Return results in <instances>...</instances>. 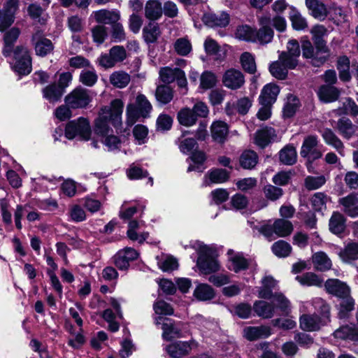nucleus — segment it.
<instances>
[{"label":"nucleus","instance_id":"37998d69","mask_svg":"<svg viewBox=\"0 0 358 358\" xmlns=\"http://www.w3.org/2000/svg\"><path fill=\"white\" fill-rule=\"evenodd\" d=\"M197 118L198 117L196 116L193 110L189 108H184L178 113V122L180 124L186 127L194 125L196 123Z\"/></svg>","mask_w":358,"mask_h":358},{"label":"nucleus","instance_id":"c85d7f7f","mask_svg":"<svg viewBox=\"0 0 358 358\" xmlns=\"http://www.w3.org/2000/svg\"><path fill=\"white\" fill-rule=\"evenodd\" d=\"M337 70L341 81L349 82L351 80V65L348 57L342 56L337 59Z\"/></svg>","mask_w":358,"mask_h":358},{"label":"nucleus","instance_id":"69168bd1","mask_svg":"<svg viewBox=\"0 0 358 358\" xmlns=\"http://www.w3.org/2000/svg\"><path fill=\"white\" fill-rule=\"evenodd\" d=\"M180 71L181 69L179 68L172 69L168 66L164 67L159 71V76L163 83H171L176 80L178 71Z\"/></svg>","mask_w":358,"mask_h":358},{"label":"nucleus","instance_id":"052dcab7","mask_svg":"<svg viewBox=\"0 0 358 358\" xmlns=\"http://www.w3.org/2000/svg\"><path fill=\"white\" fill-rule=\"evenodd\" d=\"M174 50L178 55L186 56L192 51V44L187 38H180L174 43Z\"/></svg>","mask_w":358,"mask_h":358},{"label":"nucleus","instance_id":"7c9ffc66","mask_svg":"<svg viewBox=\"0 0 358 358\" xmlns=\"http://www.w3.org/2000/svg\"><path fill=\"white\" fill-rule=\"evenodd\" d=\"M248 265V259L242 254L231 255L229 257L228 268L236 273L247 269Z\"/></svg>","mask_w":358,"mask_h":358},{"label":"nucleus","instance_id":"603ef678","mask_svg":"<svg viewBox=\"0 0 358 358\" xmlns=\"http://www.w3.org/2000/svg\"><path fill=\"white\" fill-rule=\"evenodd\" d=\"M143 34L146 43H155L160 35L159 26L155 23H150L143 29Z\"/></svg>","mask_w":358,"mask_h":358},{"label":"nucleus","instance_id":"e2e57ef3","mask_svg":"<svg viewBox=\"0 0 358 358\" xmlns=\"http://www.w3.org/2000/svg\"><path fill=\"white\" fill-rule=\"evenodd\" d=\"M208 176L213 183H222L229 179V174L225 169H215L209 171Z\"/></svg>","mask_w":358,"mask_h":358},{"label":"nucleus","instance_id":"f3484780","mask_svg":"<svg viewBox=\"0 0 358 358\" xmlns=\"http://www.w3.org/2000/svg\"><path fill=\"white\" fill-rule=\"evenodd\" d=\"M222 83L227 88L235 90L244 85L245 78L239 70L230 69L224 73Z\"/></svg>","mask_w":358,"mask_h":358},{"label":"nucleus","instance_id":"393cba45","mask_svg":"<svg viewBox=\"0 0 358 358\" xmlns=\"http://www.w3.org/2000/svg\"><path fill=\"white\" fill-rule=\"evenodd\" d=\"M243 333L248 340L255 341L268 337L271 334V331L268 326L248 327L244 329Z\"/></svg>","mask_w":358,"mask_h":358},{"label":"nucleus","instance_id":"412c9836","mask_svg":"<svg viewBox=\"0 0 358 358\" xmlns=\"http://www.w3.org/2000/svg\"><path fill=\"white\" fill-rule=\"evenodd\" d=\"M203 22L210 27H226L229 22V15L226 13H207L203 17Z\"/></svg>","mask_w":358,"mask_h":358},{"label":"nucleus","instance_id":"ddd939ff","mask_svg":"<svg viewBox=\"0 0 358 358\" xmlns=\"http://www.w3.org/2000/svg\"><path fill=\"white\" fill-rule=\"evenodd\" d=\"M197 346L196 343L193 341H176L164 346V350L172 358H180L188 355L194 348Z\"/></svg>","mask_w":358,"mask_h":358},{"label":"nucleus","instance_id":"b1692460","mask_svg":"<svg viewBox=\"0 0 358 358\" xmlns=\"http://www.w3.org/2000/svg\"><path fill=\"white\" fill-rule=\"evenodd\" d=\"M120 17V13L113 10L101 9L94 13V18L97 22L112 26L118 22Z\"/></svg>","mask_w":358,"mask_h":358},{"label":"nucleus","instance_id":"9b49d317","mask_svg":"<svg viewBox=\"0 0 358 358\" xmlns=\"http://www.w3.org/2000/svg\"><path fill=\"white\" fill-rule=\"evenodd\" d=\"M300 155L302 157L308 159V164L313 161L320 159L322 155V152L318 145V141L315 136H307L301 145Z\"/></svg>","mask_w":358,"mask_h":358},{"label":"nucleus","instance_id":"c9c22d12","mask_svg":"<svg viewBox=\"0 0 358 358\" xmlns=\"http://www.w3.org/2000/svg\"><path fill=\"white\" fill-rule=\"evenodd\" d=\"M42 92L45 99L55 103L60 100L64 92L57 85L52 83L44 87Z\"/></svg>","mask_w":358,"mask_h":358},{"label":"nucleus","instance_id":"1a4fd4ad","mask_svg":"<svg viewBox=\"0 0 358 358\" xmlns=\"http://www.w3.org/2000/svg\"><path fill=\"white\" fill-rule=\"evenodd\" d=\"M64 101L71 108H83L91 102L92 96L89 90L79 87L66 96Z\"/></svg>","mask_w":358,"mask_h":358},{"label":"nucleus","instance_id":"6e6d98bb","mask_svg":"<svg viewBox=\"0 0 358 358\" xmlns=\"http://www.w3.org/2000/svg\"><path fill=\"white\" fill-rule=\"evenodd\" d=\"M271 249L275 255L278 257H286L289 255L292 251L291 245L282 240L274 243Z\"/></svg>","mask_w":358,"mask_h":358},{"label":"nucleus","instance_id":"ea45409f","mask_svg":"<svg viewBox=\"0 0 358 358\" xmlns=\"http://www.w3.org/2000/svg\"><path fill=\"white\" fill-rule=\"evenodd\" d=\"M293 231V225L291 222L278 219L274 222L275 235L279 237H285L289 235Z\"/></svg>","mask_w":358,"mask_h":358},{"label":"nucleus","instance_id":"f03ea898","mask_svg":"<svg viewBox=\"0 0 358 358\" xmlns=\"http://www.w3.org/2000/svg\"><path fill=\"white\" fill-rule=\"evenodd\" d=\"M194 248L198 253L197 266L203 274H210L220 269L218 261L213 257L212 248L201 242H196Z\"/></svg>","mask_w":358,"mask_h":358},{"label":"nucleus","instance_id":"58836bf2","mask_svg":"<svg viewBox=\"0 0 358 358\" xmlns=\"http://www.w3.org/2000/svg\"><path fill=\"white\" fill-rule=\"evenodd\" d=\"M273 134L274 130L272 128L259 129L255 133V143L259 148H264L270 143Z\"/></svg>","mask_w":358,"mask_h":358},{"label":"nucleus","instance_id":"0eeeda50","mask_svg":"<svg viewBox=\"0 0 358 358\" xmlns=\"http://www.w3.org/2000/svg\"><path fill=\"white\" fill-rule=\"evenodd\" d=\"M15 63L13 66L15 72L21 76L31 71V58L29 51L24 46H17L14 50Z\"/></svg>","mask_w":358,"mask_h":358},{"label":"nucleus","instance_id":"c756f323","mask_svg":"<svg viewBox=\"0 0 358 358\" xmlns=\"http://www.w3.org/2000/svg\"><path fill=\"white\" fill-rule=\"evenodd\" d=\"M306 5L315 18L322 20L327 15L326 6L319 0H306Z\"/></svg>","mask_w":358,"mask_h":358},{"label":"nucleus","instance_id":"13d9d810","mask_svg":"<svg viewBox=\"0 0 358 358\" xmlns=\"http://www.w3.org/2000/svg\"><path fill=\"white\" fill-rule=\"evenodd\" d=\"M289 19L292 22V27L295 30H303L308 27L306 19L295 9L291 10Z\"/></svg>","mask_w":358,"mask_h":358},{"label":"nucleus","instance_id":"5701e85b","mask_svg":"<svg viewBox=\"0 0 358 358\" xmlns=\"http://www.w3.org/2000/svg\"><path fill=\"white\" fill-rule=\"evenodd\" d=\"M356 320L358 324V307L356 312ZM337 338L352 341H358V327L354 324L341 326L337 329Z\"/></svg>","mask_w":358,"mask_h":358},{"label":"nucleus","instance_id":"49530a36","mask_svg":"<svg viewBox=\"0 0 358 358\" xmlns=\"http://www.w3.org/2000/svg\"><path fill=\"white\" fill-rule=\"evenodd\" d=\"M258 162L257 153L252 150H246L243 152L240 157L241 166L245 169L254 168Z\"/></svg>","mask_w":358,"mask_h":358},{"label":"nucleus","instance_id":"09e8293b","mask_svg":"<svg viewBox=\"0 0 358 358\" xmlns=\"http://www.w3.org/2000/svg\"><path fill=\"white\" fill-rule=\"evenodd\" d=\"M296 280L302 285L320 287L322 280L314 273L308 272L301 275H297Z\"/></svg>","mask_w":358,"mask_h":358},{"label":"nucleus","instance_id":"cd10ccee","mask_svg":"<svg viewBox=\"0 0 358 358\" xmlns=\"http://www.w3.org/2000/svg\"><path fill=\"white\" fill-rule=\"evenodd\" d=\"M313 267L319 271H326L332 266V262L324 252L315 253L312 257Z\"/></svg>","mask_w":358,"mask_h":358},{"label":"nucleus","instance_id":"bf43d9fd","mask_svg":"<svg viewBox=\"0 0 358 358\" xmlns=\"http://www.w3.org/2000/svg\"><path fill=\"white\" fill-rule=\"evenodd\" d=\"M340 257L344 262L355 260L358 259V244L350 243L339 254Z\"/></svg>","mask_w":358,"mask_h":358},{"label":"nucleus","instance_id":"5fc2aeb1","mask_svg":"<svg viewBox=\"0 0 358 358\" xmlns=\"http://www.w3.org/2000/svg\"><path fill=\"white\" fill-rule=\"evenodd\" d=\"M255 29L248 25H241L237 27L236 37L240 40L255 42Z\"/></svg>","mask_w":358,"mask_h":358},{"label":"nucleus","instance_id":"864d4df0","mask_svg":"<svg viewBox=\"0 0 358 358\" xmlns=\"http://www.w3.org/2000/svg\"><path fill=\"white\" fill-rule=\"evenodd\" d=\"M79 80L85 86L92 87L98 80V75L93 68L88 70L85 69L80 72Z\"/></svg>","mask_w":358,"mask_h":358},{"label":"nucleus","instance_id":"338daca9","mask_svg":"<svg viewBox=\"0 0 358 358\" xmlns=\"http://www.w3.org/2000/svg\"><path fill=\"white\" fill-rule=\"evenodd\" d=\"M217 83V78L214 73L210 71H204L200 77V87L208 90L213 87Z\"/></svg>","mask_w":358,"mask_h":358},{"label":"nucleus","instance_id":"9d476101","mask_svg":"<svg viewBox=\"0 0 358 358\" xmlns=\"http://www.w3.org/2000/svg\"><path fill=\"white\" fill-rule=\"evenodd\" d=\"M301 49L296 40H289L287 44V50L282 51L279 55V59L284 62L290 69H294L299 64Z\"/></svg>","mask_w":358,"mask_h":358},{"label":"nucleus","instance_id":"4468645a","mask_svg":"<svg viewBox=\"0 0 358 358\" xmlns=\"http://www.w3.org/2000/svg\"><path fill=\"white\" fill-rule=\"evenodd\" d=\"M302 55L304 58L310 59L311 63L315 66H320L323 64L329 57V52L327 55L322 52H319V49L315 50L311 42L308 40H303L301 41Z\"/></svg>","mask_w":358,"mask_h":358},{"label":"nucleus","instance_id":"473e14b6","mask_svg":"<svg viewBox=\"0 0 358 358\" xmlns=\"http://www.w3.org/2000/svg\"><path fill=\"white\" fill-rule=\"evenodd\" d=\"M162 15L161 3L156 0L148 1L145 6V15L150 20H157Z\"/></svg>","mask_w":358,"mask_h":358},{"label":"nucleus","instance_id":"c03bdc74","mask_svg":"<svg viewBox=\"0 0 358 358\" xmlns=\"http://www.w3.org/2000/svg\"><path fill=\"white\" fill-rule=\"evenodd\" d=\"M296 151L294 146L287 145L279 153L280 161L285 165H292L296 162Z\"/></svg>","mask_w":358,"mask_h":358},{"label":"nucleus","instance_id":"423d86ee","mask_svg":"<svg viewBox=\"0 0 358 358\" xmlns=\"http://www.w3.org/2000/svg\"><path fill=\"white\" fill-rule=\"evenodd\" d=\"M65 136L68 139L78 137L80 140L88 141L91 136L89 121L84 117L70 121L66 126Z\"/></svg>","mask_w":358,"mask_h":358},{"label":"nucleus","instance_id":"de8ad7c7","mask_svg":"<svg viewBox=\"0 0 358 358\" xmlns=\"http://www.w3.org/2000/svg\"><path fill=\"white\" fill-rule=\"evenodd\" d=\"M189 159L194 163V164H190L187 168V172L197 171L202 173L204 168L202 167V164L206 161V155L202 151H195L192 152Z\"/></svg>","mask_w":358,"mask_h":358},{"label":"nucleus","instance_id":"774afa93","mask_svg":"<svg viewBox=\"0 0 358 358\" xmlns=\"http://www.w3.org/2000/svg\"><path fill=\"white\" fill-rule=\"evenodd\" d=\"M337 126L340 132L345 138H350L355 132L354 126L351 121L348 118H341Z\"/></svg>","mask_w":358,"mask_h":358},{"label":"nucleus","instance_id":"f257e3e1","mask_svg":"<svg viewBox=\"0 0 358 358\" xmlns=\"http://www.w3.org/2000/svg\"><path fill=\"white\" fill-rule=\"evenodd\" d=\"M123 107V102L117 99L111 102L110 107L102 108L95 120L94 132L101 136L107 135L110 131L109 122H111L115 128L120 127Z\"/></svg>","mask_w":358,"mask_h":358},{"label":"nucleus","instance_id":"39448f33","mask_svg":"<svg viewBox=\"0 0 358 358\" xmlns=\"http://www.w3.org/2000/svg\"><path fill=\"white\" fill-rule=\"evenodd\" d=\"M152 110V106L147 97L141 94L137 95L135 103L127 107V124L132 126L140 117H148Z\"/></svg>","mask_w":358,"mask_h":358},{"label":"nucleus","instance_id":"72a5a7b5","mask_svg":"<svg viewBox=\"0 0 358 358\" xmlns=\"http://www.w3.org/2000/svg\"><path fill=\"white\" fill-rule=\"evenodd\" d=\"M227 124L222 121L214 122L211 126V134L213 139L219 143H222L228 134Z\"/></svg>","mask_w":358,"mask_h":358},{"label":"nucleus","instance_id":"6e6552de","mask_svg":"<svg viewBox=\"0 0 358 358\" xmlns=\"http://www.w3.org/2000/svg\"><path fill=\"white\" fill-rule=\"evenodd\" d=\"M324 77L325 84L319 88L318 97L324 103L334 102L336 100V73L334 70H328Z\"/></svg>","mask_w":358,"mask_h":358},{"label":"nucleus","instance_id":"8fccbe9b","mask_svg":"<svg viewBox=\"0 0 358 358\" xmlns=\"http://www.w3.org/2000/svg\"><path fill=\"white\" fill-rule=\"evenodd\" d=\"M130 80V76L124 71H115L110 76V83L118 88L125 87Z\"/></svg>","mask_w":358,"mask_h":358},{"label":"nucleus","instance_id":"0e129e2a","mask_svg":"<svg viewBox=\"0 0 358 358\" xmlns=\"http://www.w3.org/2000/svg\"><path fill=\"white\" fill-rule=\"evenodd\" d=\"M159 267L164 271H172L176 269L178 266V263L176 259L171 256L162 257L158 258Z\"/></svg>","mask_w":358,"mask_h":358},{"label":"nucleus","instance_id":"79ce46f5","mask_svg":"<svg viewBox=\"0 0 358 358\" xmlns=\"http://www.w3.org/2000/svg\"><path fill=\"white\" fill-rule=\"evenodd\" d=\"M288 69H290L287 65L279 61L271 63L269 66L271 74L278 80H285L287 77Z\"/></svg>","mask_w":358,"mask_h":358},{"label":"nucleus","instance_id":"e433bc0d","mask_svg":"<svg viewBox=\"0 0 358 358\" xmlns=\"http://www.w3.org/2000/svg\"><path fill=\"white\" fill-rule=\"evenodd\" d=\"M155 313L159 316L155 318V324H159L163 318L161 315H171L173 314V309L172 307L164 301H158L153 305Z\"/></svg>","mask_w":358,"mask_h":358},{"label":"nucleus","instance_id":"f704fd0d","mask_svg":"<svg viewBox=\"0 0 358 358\" xmlns=\"http://www.w3.org/2000/svg\"><path fill=\"white\" fill-rule=\"evenodd\" d=\"M162 323V338L166 341H171L175 338L180 337L181 331L171 321L167 318L164 319Z\"/></svg>","mask_w":358,"mask_h":358},{"label":"nucleus","instance_id":"680f3d73","mask_svg":"<svg viewBox=\"0 0 358 358\" xmlns=\"http://www.w3.org/2000/svg\"><path fill=\"white\" fill-rule=\"evenodd\" d=\"M342 107H339L337 113L351 115H358V106L350 98H345L342 102Z\"/></svg>","mask_w":358,"mask_h":358},{"label":"nucleus","instance_id":"a878e982","mask_svg":"<svg viewBox=\"0 0 358 358\" xmlns=\"http://www.w3.org/2000/svg\"><path fill=\"white\" fill-rule=\"evenodd\" d=\"M253 310L256 315L265 319L271 318L274 315L273 304L265 301H257L254 303Z\"/></svg>","mask_w":358,"mask_h":358},{"label":"nucleus","instance_id":"4c0bfd02","mask_svg":"<svg viewBox=\"0 0 358 358\" xmlns=\"http://www.w3.org/2000/svg\"><path fill=\"white\" fill-rule=\"evenodd\" d=\"M155 98L159 103L167 104L173 99V90L168 85H159L156 89Z\"/></svg>","mask_w":358,"mask_h":358},{"label":"nucleus","instance_id":"bb28decb","mask_svg":"<svg viewBox=\"0 0 358 358\" xmlns=\"http://www.w3.org/2000/svg\"><path fill=\"white\" fill-rule=\"evenodd\" d=\"M20 34V31L18 28L13 27L4 34V48L3 49V55L5 57L10 55L14 43L18 38Z\"/></svg>","mask_w":358,"mask_h":358},{"label":"nucleus","instance_id":"2f4dec72","mask_svg":"<svg viewBox=\"0 0 358 358\" xmlns=\"http://www.w3.org/2000/svg\"><path fill=\"white\" fill-rule=\"evenodd\" d=\"M344 211L351 217L358 216V200L355 195H348L340 199Z\"/></svg>","mask_w":358,"mask_h":358},{"label":"nucleus","instance_id":"3c124183","mask_svg":"<svg viewBox=\"0 0 358 358\" xmlns=\"http://www.w3.org/2000/svg\"><path fill=\"white\" fill-rule=\"evenodd\" d=\"M241 66L245 71L250 74H254L256 72L257 66L255 57L248 52H243L240 57Z\"/></svg>","mask_w":358,"mask_h":358},{"label":"nucleus","instance_id":"a18cd8bd","mask_svg":"<svg viewBox=\"0 0 358 358\" xmlns=\"http://www.w3.org/2000/svg\"><path fill=\"white\" fill-rule=\"evenodd\" d=\"M27 12L32 20L38 22L41 24L45 23L48 15L44 13L43 8L39 4H30L27 8Z\"/></svg>","mask_w":358,"mask_h":358},{"label":"nucleus","instance_id":"20e7f679","mask_svg":"<svg viewBox=\"0 0 358 358\" xmlns=\"http://www.w3.org/2000/svg\"><path fill=\"white\" fill-rule=\"evenodd\" d=\"M355 302L350 295L349 286L337 280V317L339 319H348L355 308Z\"/></svg>","mask_w":358,"mask_h":358},{"label":"nucleus","instance_id":"2eb2a0df","mask_svg":"<svg viewBox=\"0 0 358 358\" xmlns=\"http://www.w3.org/2000/svg\"><path fill=\"white\" fill-rule=\"evenodd\" d=\"M31 43L34 47L36 54L40 57H45L51 53L54 49L52 41L44 37L41 30H36L31 36Z\"/></svg>","mask_w":358,"mask_h":358},{"label":"nucleus","instance_id":"a19ab883","mask_svg":"<svg viewBox=\"0 0 358 358\" xmlns=\"http://www.w3.org/2000/svg\"><path fill=\"white\" fill-rule=\"evenodd\" d=\"M194 296L199 301H208L214 298V289L207 284H199L194 291Z\"/></svg>","mask_w":358,"mask_h":358},{"label":"nucleus","instance_id":"dca6fc26","mask_svg":"<svg viewBox=\"0 0 358 358\" xmlns=\"http://www.w3.org/2000/svg\"><path fill=\"white\" fill-rule=\"evenodd\" d=\"M138 257V252L132 248H125L119 250L113 257L115 266L122 271L129 267V263Z\"/></svg>","mask_w":358,"mask_h":358},{"label":"nucleus","instance_id":"a211bd4d","mask_svg":"<svg viewBox=\"0 0 358 358\" xmlns=\"http://www.w3.org/2000/svg\"><path fill=\"white\" fill-rule=\"evenodd\" d=\"M258 296L265 299H269L273 297L277 302L278 308L282 312H287L289 308V301L282 294L275 293L273 294V289L263 284L259 288Z\"/></svg>","mask_w":358,"mask_h":358},{"label":"nucleus","instance_id":"4be33fe9","mask_svg":"<svg viewBox=\"0 0 358 358\" xmlns=\"http://www.w3.org/2000/svg\"><path fill=\"white\" fill-rule=\"evenodd\" d=\"M268 22V20L266 18H262L260 20V24L262 25V27L258 31L255 29V42L266 44L271 41L273 38V31L266 25Z\"/></svg>","mask_w":358,"mask_h":358},{"label":"nucleus","instance_id":"f8f14e48","mask_svg":"<svg viewBox=\"0 0 358 358\" xmlns=\"http://www.w3.org/2000/svg\"><path fill=\"white\" fill-rule=\"evenodd\" d=\"M18 8V0H8L6 1L3 9L0 10V31H5L12 25Z\"/></svg>","mask_w":358,"mask_h":358},{"label":"nucleus","instance_id":"aec40b11","mask_svg":"<svg viewBox=\"0 0 358 358\" xmlns=\"http://www.w3.org/2000/svg\"><path fill=\"white\" fill-rule=\"evenodd\" d=\"M279 92L280 88L277 85L273 83L266 85L262 90L259 96L260 105L271 106L276 101Z\"/></svg>","mask_w":358,"mask_h":358},{"label":"nucleus","instance_id":"6ab92c4d","mask_svg":"<svg viewBox=\"0 0 358 358\" xmlns=\"http://www.w3.org/2000/svg\"><path fill=\"white\" fill-rule=\"evenodd\" d=\"M310 32L315 48L319 49V52H323L324 55H327L329 49L327 46L324 38L327 35L328 30L323 25H316L312 28Z\"/></svg>","mask_w":358,"mask_h":358},{"label":"nucleus","instance_id":"4d7b16f0","mask_svg":"<svg viewBox=\"0 0 358 358\" xmlns=\"http://www.w3.org/2000/svg\"><path fill=\"white\" fill-rule=\"evenodd\" d=\"M339 13H337V26H340V32L348 33L350 30V11L347 9H338Z\"/></svg>","mask_w":358,"mask_h":358},{"label":"nucleus","instance_id":"7ed1b4c3","mask_svg":"<svg viewBox=\"0 0 358 358\" xmlns=\"http://www.w3.org/2000/svg\"><path fill=\"white\" fill-rule=\"evenodd\" d=\"M313 304L315 308L317 307L321 308L323 320L317 315H303L300 317V327L303 330L308 331H313L318 330L322 325H324L329 317V306L320 298L315 299Z\"/></svg>","mask_w":358,"mask_h":358}]
</instances>
